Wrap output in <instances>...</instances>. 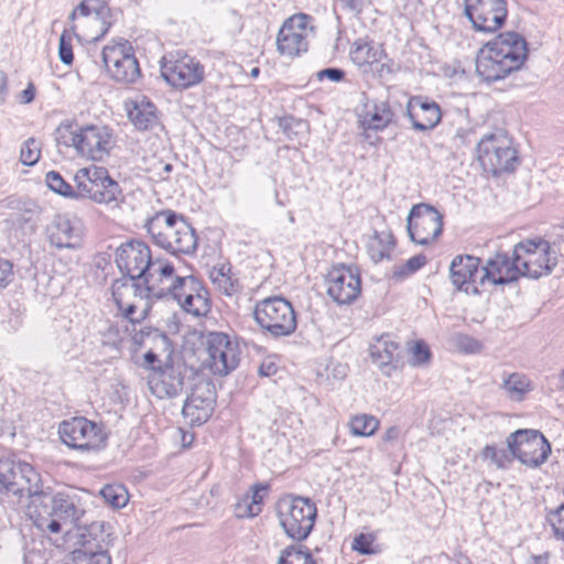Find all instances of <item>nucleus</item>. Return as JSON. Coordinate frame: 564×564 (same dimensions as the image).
<instances>
[{
    "label": "nucleus",
    "instance_id": "obj_12",
    "mask_svg": "<svg viewBox=\"0 0 564 564\" xmlns=\"http://www.w3.org/2000/svg\"><path fill=\"white\" fill-rule=\"evenodd\" d=\"M477 154L484 170L494 175L512 171L518 164L517 151L502 132L484 135L477 144Z\"/></svg>",
    "mask_w": 564,
    "mask_h": 564
},
{
    "label": "nucleus",
    "instance_id": "obj_54",
    "mask_svg": "<svg viewBox=\"0 0 564 564\" xmlns=\"http://www.w3.org/2000/svg\"><path fill=\"white\" fill-rule=\"evenodd\" d=\"M339 2L352 12H360L368 0H339Z\"/></svg>",
    "mask_w": 564,
    "mask_h": 564
},
{
    "label": "nucleus",
    "instance_id": "obj_56",
    "mask_svg": "<svg viewBox=\"0 0 564 564\" xmlns=\"http://www.w3.org/2000/svg\"><path fill=\"white\" fill-rule=\"evenodd\" d=\"M276 372L274 362H262L259 367V375L263 377H271Z\"/></svg>",
    "mask_w": 564,
    "mask_h": 564
},
{
    "label": "nucleus",
    "instance_id": "obj_16",
    "mask_svg": "<svg viewBox=\"0 0 564 564\" xmlns=\"http://www.w3.org/2000/svg\"><path fill=\"white\" fill-rule=\"evenodd\" d=\"M513 458L529 467H539L549 458L551 445L536 430H518L507 438Z\"/></svg>",
    "mask_w": 564,
    "mask_h": 564
},
{
    "label": "nucleus",
    "instance_id": "obj_35",
    "mask_svg": "<svg viewBox=\"0 0 564 564\" xmlns=\"http://www.w3.org/2000/svg\"><path fill=\"white\" fill-rule=\"evenodd\" d=\"M267 491V487L262 485H256L253 487L252 495H247L236 506V512L238 517H256L261 512L263 496Z\"/></svg>",
    "mask_w": 564,
    "mask_h": 564
},
{
    "label": "nucleus",
    "instance_id": "obj_20",
    "mask_svg": "<svg viewBox=\"0 0 564 564\" xmlns=\"http://www.w3.org/2000/svg\"><path fill=\"white\" fill-rule=\"evenodd\" d=\"M204 66L194 57L184 55L176 59H164L161 65L162 77L173 87L186 89L204 79Z\"/></svg>",
    "mask_w": 564,
    "mask_h": 564
},
{
    "label": "nucleus",
    "instance_id": "obj_48",
    "mask_svg": "<svg viewBox=\"0 0 564 564\" xmlns=\"http://www.w3.org/2000/svg\"><path fill=\"white\" fill-rule=\"evenodd\" d=\"M58 56L59 59L66 65H70L73 63L74 55L72 47V35L67 30H65L59 37Z\"/></svg>",
    "mask_w": 564,
    "mask_h": 564
},
{
    "label": "nucleus",
    "instance_id": "obj_4",
    "mask_svg": "<svg viewBox=\"0 0 564 564\" xmlns=\"http://www.w3.org/2000/svg\"><path fill=\"white\" fill-rule=\"evenodd\" d=\"M145 228L153 242L172 254H191L197 247L194 228L173 210L156 213L148 220Z\"/></svg>",
    "mask_w": 564,
    "mask_h": 564
},
{
    "label": "nucleus",
    "instance_id": "obj_39",
    "mask_svg": "<svg viewBox=\"0 0 564 564\" xmlns=\"http://www.w3.org/2000/svg\"><path fill=\"white\" fill-rule=\"evenodd\" d=\"M278 564H316L306 546L291 545L281 551Z\"/></svg>",
    "mask_w": 564,
    "mask_h": 564
},
{
    "label": "nucleus",
    "instance_id": "obj_24",
    "mask_svg": "<svg viewBox=\"0 0 564 564\" xmlns=\"http://www.w3.org/2000/svg\"><path fill=\"white\" fill-rule=\"evenodd\" d=\"M480 259L473 256H456L451 263L449 274L453 285L466 293H478L479 278L481 275Z\"/></svg>",
    "mask_w": 564,
    "mask_h": 564
},
{
    "label": "nucleus",
    "instance_id": "obj_7",
    "mask_svg": "<svg viewBox=\"0 0 564 564\" xmlns=\"http://www.w3.org/2000/svg\"><path fill=\"white\" fill-rule=\"evenodd\" d=\"M135 280L123 278L116 280L111 285L112 299L121 312L120 318L116 322V333L118 339L123 341L131 339L134 344H141L143 339V332L137 330V326L145 317V311L137 314V285Z\"/></svg>",
    "mask_w": 564,
    "mask_h": 564
},
{
    "label": "nucleus",
    "instance_id": "obj_47",
    "mask_svg": "<svg viewBox=\"0 0 564 564\" xmlns=\"http://www.w3.org/2000/svg\"><path fill=\"white\" fill-rule=\"evenodd\" d=\"M453 340L455 347L466 354H476L482 348L481 343L469 335L456 334Z\"/></svg>",
    "mask_w": 564,
    "mask_h": 564
},
{
    "label": "nucleus",
    "instance_id": "obj_52",
    "mask_svg": "<svg viewBox=\"0 0 564 564\" xmlns=\"http://www.w3.org/2000/svg\"><path fill=\"white\" fill-rule=\"evenodd\" d=\"M144 364L143 366L151 369L153 371L152 376H156L159 369H163L159 364L158 355L152 350H149L144 354Z\"/></svg>",
    "mask_w": 564,
    "mask_h": 564
},
{
    "label": "nucleus",
    "instance_id": "obj_18",
    "mask_svg": "<svg viewBox=\"0 0 564 564\" xmlns=\"http://www.w3.org/2000/svg\"><path fill=\"white\" fill-rule=\"evenodd\" d=\"M464 13L476 31L492 33L507 18L506 0H464Z\"/></svg>",
    "mask_w": 564,
    "mask_h": 564
},
{
    "label": "nucleus",
    "instance_id": "obj_6",
    "mask_svg": "<svg viewBox=\"0 0 564 564\" xmlns=\"http://www.w3.org/2000/svg\"><path fill=\"white\" fill-rule=\"evenodd\" d=\"M78 198H87L98 205L119 207L123 202L122 189L104 166L90 165L74 175Z\"/></svg>",
    "mask_w": 564,
    "mask_h": 564
},
{
    "label": "nucleus",
    "instance_id": "obj_29",
    "mask_svg": "<svg viewBox=\"0 0 564 564\" xmlns=\"http://www.w3.org/2000/svg\"><path fill=\"white\" fill-rule=\"evenodd\" d=\"M149 386L153 394L160 399L177 397L184 386V377L180 369L173 366H165L159 369L156 376H151Z\"/></svg>",
    "mask_w": 564,
    "mask_h": 564
},
{
    "label": "nucleus",
    "instance_id": "obj_42",
    "mask_svg": "<svg viewBox=\"0 0 564 564\" xmlns=\"http://www.w3.org/2000/svg\"><path fill=\"white\" fill-rule=\"evenodd\" d=\"M46 184L52 191L62 196L78 198L77 188L74 189L70 184L65 182L58 172L50 171L46 174Z\"/></svg>",
    "mask_w": 564,
    "mask_h": 564
},
{
    "label": "nucleus",
    "instance_id": "obj_63",
    "mask_svg": "<svg viewBox=\"0 0 564 564\" xmlns=\"http://www.w3.org/2000/svg\"><path fill=\"white\" fill-rule=\"evenodd\" d=\"M162 341L166 343V336H162Z\"/></svg>",
    "mask_w": 564,
    "mask_h": 564
},
{
    "label": "nucleus",
    "instance_id": "obj_50",
    "mask_svg": "<svg viewBox=\"0 0 564 564\" xmlns=\"http://www.w3.org/2000/svg\"><path fill=\"white\" fill-rule=\"evenodd\" d=\"M82 564H111V557L106 551H99L87 554Z\"/></svg>",
    "mask_w": 564,
    "mask_h": 564
},
{
    "label": "nucleus",
    "instance_id": "obj_44",
    "mask_svg": "<svg viewBox=\"0 0 564 564\" xmlns=\"http://www.w3.org/2000/svg\"><path fill=\"white\" fill-rule=\"evenodd\" d=\"M375 541L376 538L373 534L360 533L354 539L351 547L360 554H378L381 549L379 544L375 543Z\"/></svg>",
    "mask_w": 564,
    "mask_h": 564
},
{
    "label": "nucleus",
    "instance_id": "obj_49",
    "mask_svg": "<svg viewBox=\"0 0 564 564\" xmlns=\"http://www.w3.org/2000/svg\"><path fill=\"white\" fill-rule=\"evenodd\" d=\"M547 521L552 525L555 536L564 540V502L549 513Z\"/></svg>",
    "mask_w": 564,
    "mask_h": 564
},
{
    "label": "nucleus",
    "instance_id": "obj_11",
    "mask_svg": "<svg viewBox=\"0 0 564 564\" xmlns=\"http://www.w3.org/2000/svg\"><path fill=\"white\" fill-rule=\"evenodd\" d=\"M516 261L522 276L540 279L549 275L557 264V252L544 239H527L514 246Z\"/></svg>",
    "mask_w": 564,
    "mask_h": 564
},
{
    "label": "nucleus",
    "instance_id": "obj_32",
    "mask_svg": "<svg viewBox=\"0 0 564 564\" xmlns=\"http://www.w3.org/2000/svg\"><path fill=\"white\" fill-rule=\"evenodd\" d=\"M395 246V239L390 231H375L369 237L367 251L370 259L378 263L384 259H389L391 251Z\"/></svg>",
    "mask_w": 564,
    "mask_h": 564
},
{
    "label": "nucleus",
    "instance_id": "obj_13",
    "mask_svg": "<svg viewBox=\"0 0 564 564\" xmlns=\"http://www.w3.org/2000/svg\"><path fill=\"white\" fill-rule=\"evenodd\" d=\"M102 62L110 77L123 84H133L141 76L139 62L129 41H112L102 50Z\"/></svg>",
    "mask_w": 564,
    "mask_h": 564
},
{
    "label": "nucleus",
    "instance_id": "obj_34",
    "mask_svg": "<svg viewBox=\"0 0 564 564\" xmlns=\"http://www.w3.org/2000/svg\"><path fill=\"white\" fill-rule=\"evenodd\" d=\"M501 388L510 400L522 401L533 390V384L525 375L513 372L505 376Z\"/></svg>",
    "mask_w": 564,
    "mask_h": 564
},
{
    "label": "nucleus",
    "instance_id": "obj_62",
    "mask_svg": "<svg viewBox=\"0 0 564 564\" xmlns=\"http://www.w3.org/2000/svg\"><path fill=\"white\" fill-rule=\"evenodd\" d=\"M384 68H387V73H391V72H392V70H391V68H390L389 66H386V64H382V65H381V69H380V72H381V73H383Z\"/></svg>",
    "mask_w": 564,
    "mask_h": 564
},
{
    "label": "nucleus",
    "instance_id": "obj_40",
    "mask_svg": "<svg viewBox=\"0 0 564 564\" xmlns=\"http://www.w3.org/2000/svg\"><path fill=\"white\" fill-rule=\"evenodd\" d=\"M105 501L113 508H123L129 501V495L124 486L120 484L106 485L100 490Z\"/></svg>",
    "mask_w": 564,
    "mask_h": 564
},
{
    "label": "nucleus",
    "instance_id": "obj_10",
    "mask_svg": "<svg viewBox=\"0 0 564 564\" xmlns=\"http://www.w3.org/2000/svg\"><path fill=\"white\" fill-rule=\"evenodd\" d=\"M253 316L258 325L273 337L289 336L296 329L295 311L282 296H271L257 302Z\"/></svg>",
    "mask_w": 564,
    "mask_h": 564
},
{
    "label": "nucleus",
    "instance_id": "obj_2",
    "mask_svg": "<svg viewBox=\"0 0 564 564\" xmlns=\"http://www.w3.org/2000/svg\"><path fill=\"white\" fill-rule=\"evenodd\" d=\"M528 52V43L521 34L500 33L478 51L476 72L485 82L502 79L522 67Z\"/></svg>",
    "mask_w": 564,
    "mask_h": 564
},
{
    "label": "nucleus",
    "instance_id": "obj_55",
    "mask_svg": "<svg viewBox=\"0 0 564 564\" xmlns=\"http://www.w3.org/2000/svg\"><path fill=\"white\" fill-rule=\"evenodd\" d=\"M34 96H35V88H34L33 84L30 83L28 85V87L21 91L20 101L22 104H30L31 101H33Z\"/></svg>",
    "mask_w": 564,
    "mask_h": 564
},
{
    "label": "nucleus",
    "instance_id": "obj_3",
    "mask_svg": "<svg viewBox=\"0 0 564 564\" xmlns=\"http://www.w3.org/2000/svg\"><path fill=\"white\" fill-rule=\"evenodd\" d=\"M150 299L174 300L188 314L206 315L210 308L209 294L206 288L193 275L180 276L173 264L160 267L159 273H153Z\"/></svg>",
    "mask_w": 564,
    "mask_h": 564
},
{
    "label": "nucleus",
    "instance_id": "obj_21",
    "mask_svg": "<svg viewBox=\"0 0 564 564\" xmlns=\"http://www.w3.org/2000/svg\"><path fill=\"white\" fill-rule=\"evenodd\" d=\"M361 291L359 272L344 264L333 267L327 275V294L339 305L352 303Z\"/></svg>",
    "mask_w": 564,
    "mask_h": 564
},
{
    "label": "nucleus",
    "instance_id": "obj_36",
    "mask_svg": "<svg viewBox=\"0 0 564 564\" xmlns=\"http://www.w3.org/2000/svg\"><path fill=\"white\" fill-rule=\"evenodd\" d=\"M392 118L393 113L389 105L380 102L364 116L361 122L366 129L382 130L392 121Z\"/></svg>",
    "mask_w": 564,
    "mask_h": 564
},
{
    "label": "nucleus",
    "instance_id": "obj_60",
    "mask_svg": "<svg viewBox=\"0 0 564 564\" xmlns=\"http://www.w3.org/2000/svg\"><path fill=\"white\" fill-rule=\"evenodd\" d=\"M172 170H173V165H172V164H170V163L164 164V166H163V172H164L165 174H169ZM161 177H162V178H166V177H167V175H162V174H161Z\"/></svg>",
    "mask_w": 564,
    "mask_h": 564
},
{
    "label": "nucleus",
    "instance_id": "obj_28",
    "mask_svg": "<svg viewBox=\"0 0 564 564\" xmlns=\"http://www.w3.org/2000/svg\"><path fill=\"white\" fill-rule=\"evenodd\" d=\"M400 352V345L388 334L376 338L369 347L372 362L376 364L386 376H391V371L399 366Z\"/></svg>",
    "mask_w": 564,
    "mask_h": 564
},
{
    "label": "nucleus",
    "instance_id": "obj_22",
    "mask_svg": "<svg viewBox=\"0 0 564 564\" xmlns=\"http://www.w3.org/2000/svg\"><path fill=\"white\" fill-rule=\"evenodd\" d=\"M516 261V252L511 256L506 252H497L490 257L484 267H481V275L479 284L505 285L517 281L522 276L521 269Z\"/></svg>",
    "mask_w": 564,
    "mask_h": 564
},
{
    "label": "nucleus",
    "instance_id": "obj_1",
    "mask_svg": "<svg viewBox=\"0 0 564 564\" xmlns=\"http://www.w3.org/2000/svg\"><path fill=\"white\" fill-rule=\"evenodd\" d=\"M0 492L26 496V514L33 524L46 534H67L83 516L73 498L64 492L43 488L40 474L28 463H0Z\"/></svg>",
    "mask_w": 564,
    "mask_h": 564
},
{
    "label": "nucleus",
    "instance_id": "obj_15",
    "mask_svg": "<svg viewBox=\"0 0 564 564\" xmlns=\"http://www.w3.org/2000/svg\"><path fill=\"white\" fill-rule=\"evenodd\" d=\"M312 17L296 13L288 18L276 35V51L281 56L295 58L308 50V37L313 33Z\"/></svg>",
    "mask_w": 564,
    "mask_h": 564
},
{
    "label": "nucleus",
    "instance_id": "obj_53",
    "mask_svg": "<svg viewBox=\"0 0 564 564\" xmlns=\"http://www.w3.org/2000/svg\"><path fill=\"white\" fill-rule=\"evenodd\" d=\"M317 76L321 80L327 78L332 82H340L344 78L345 73L339 68H325L318 72Z\"/></svg>",
    "mask_w": 564,
    "mask_h": 564
},
{
    "label": "nucleus",
    "instance_id": "obj_46",
    "mask_svg": "<svg viewBox=\"0 0 564 564\" xmlns=\"http://www.w3.org/2000/svg\"><path fill=\"white\" fill-rule=\"evenodd\" d=\"M409 362L414 367L427 364L431 357L430 349L424 341H415L413 346L409 348Z\"/></svg>",
    "mask_w": 564,
    "mask_h": 564
},
{
    "label": "nucleus",
    "instance_id": "obj_14",
    "mask_svg": "<svg viewBox=\"0 0 564 564\" xmlns=\"http://www.w3.org/2000/svg\"><path fill=\"white\" fill-rule=\"evenodd\" d=\"M58 434L65 445L78 451H98L107 440L101 425L84 416L63 421Z\"/></svg>",
    "mask_w": 564,
    "mask_h": 564
},
{
    "label": "nucleus",
    "instance_id": "obj_27",
    "mask_svg": "<svg viewBox=\"0 0 564 564\" xmlns=\"http://www.w3.org/2000/svg\"><path fill=\"white\" fill-rule=\"evenodd\" d=\"M105 6L102 0H83L69 14V19L74 21L79 14L88 19V23L99 26V32L89 33L84 32L83 34H76V25L70 28V31L80 40L86 41H99L108 32L109 25L102 20Z\"/></svg>",
    "mask_w": 564,
    "mask_h": 564
},
{
    "label": "nucleus",
    "instance_id": "obj_30",
    "mask_svg": "<svg viewBox=\"0 0 564 564\" xmlns=\"http://www.w3.org/2000/svg\"><path fill=\"white\" fill-rule=\"evenodd\" d=\"M128 117L139 130H151L160 124V115L155 105L145 96H139L127 102Z\"/></svg>",
    "mask_w": 564,
    "mask_h": 564
},
{
    "label": "nucleus",
    "instance_id": "obj_19",
    "mask_svg": "<svg viewBox=\"0 0 564 564\" xmlns=\"http://www.w3.org/2000/svg\"><path fill=\"white\" fill-rule=\"evenodd\" d=\"M443 231V217L431 205L419 204L411 208L408 216V232L417 245L434 242Z\"/></svg>",
    "mask_w": 564,
    "mask_h": 564
},
{
    "label": "nucleus",
    "instance_id": "obj_26",
    "mask_svg": "<svg viewBox=\"0 0 564 564\" xmlns=\"http://www.w3.org/2000/svg\"><path fill=\"white\" fill-rule=\"evenodd\" d=\"M406 115L416 131H427L435 128L442 119L440 106L435 101L413 97L406 105Z\"/></svg>",
    "mask_w": 564,
    "mask_h": 564
},
{
    "label": "nucleus",
    "instance_id": "obj_59",
    "mask_svg": "<svg viewBox=\"0 0 564 564\" xmlns=\"http://www.w3.org/2000/svg\"><path fill=\"white\" fill-rule=\"evenodd\" d=\"M7 89H8V84H7V79L4 78L0 83V94L2 95L1 96V102L4 101V95L7 93Z\"/></svg>",
    "mask_w": 564,
    "mask_h": 564
},
{
    "label": "nucleus",
    "instance_id": "obj_57",
    "mask_svg": "<svg viewBox=\"0 0 564 564\" xmlns=\"http://www.w3.org/2000/svg\"><path fill=\"white\" fill-rule=\"evenodd\" d=\"M399 434H400V430L399 427L397 426H390L384 433H383V436H382V440L384 442H394L398 437H399Z\"/></svg>",
    "mask_w": 564,
    "mask_h": 564
},
{
    "label": "nucleus",
    "instance_id": "obj_25",
    "mask_svg": "<svg viewBox=\"0 0 564 564\" xmlns=\"http://www.w3.org/2000/svg\"><path fill=\"white\" fill-rule=\"evenodd\" d=\"M46 236L57 249H76L80 245L82 230L77 220L66 215H56L46 227Z\"/></svg>",
    "mask_w": 564,
    "mask_h": 564
},
{
    "label": "nucleus",
    "instance_id": "obj_33",
    "mask_svg": "<svg viewBox=\"0 0 564 564\" xmlns=\"http://www.w3.org/2000/svg\"><path fill=\"white\" fill-rule=\"evenodd\" d=\"M384 55L380 46H372L364 39L356 40L350 48V58L358 66L380 62Z\"/></svg>",
    "mask_w": 564,
    "mask_h": 564
},
{
    "label": "nucleus",
    "instance_id": "obj_23",
    "mask_svg": "<svg viewBox=\"0 0 564 564\" xmlns=\"http://www.w3.org/2000/svg\"><path fill=\"white\" fill-rule=\"evenodd\" d=\"M214 392L210 383L200 382L195 386L191 395L185 400L182 413L192 425H202L214 411Z\"/></svg>",
    "mask_w": 564,
    "mask_h": 564
},
{
    "label": "nucleus",
    "instance_id": "obj_43",
    "mask_svg": "<svg viewBox=\"0 0 564 564\" xmlns=\"http://www.w3.org/2000/svg\"><path fill=\"white\" fill-rule=\"evenodd\" d=\"M40 158V142L35 138H29L21 147L20 160L22 164L32 166L39 162Z\"/></svg>",
    "mask_w": 564,
    "mask_h": 564
},
{
    "label": "nucleus",
    "instance_id": "obj_38",
    "mask_svg": "<svg viewBox=\"0 0 564 564\" xmlns=\"http://www.w3.org/2000/svg\"><path fill=\"white\" fill-rule=\"evenodd\" d=\"M379 429V421L370 414H357L349 421V430L356 436H371Z\"/></svg>",
    "mask_w": 564,
    "mask_h": 564
},
{
    "label": "nucleus",
    "instance_id": "obj_31",
    "mask_svg": "<svg viewBox=\"0 0 564 564\" xmlns=\"http://www.w3.org/2000/svg\"><path fill=\"white\" fill-rule=\"evenodd\" d=\"M209 279L214 286L226 296L231 297L242 290V284L238 275L228 263L213 267L209 271Z\"/></svg>",
    "mask_w": 564,
    "mask_h": 564
},
{
    "label": "nucleus",
    "instance_id": "obj_8",
    "mask_svg": "<svg viewBox=\"0 0 564 564\" xmlns=\"http://www.w3.org/2000/svg\"><path fill=\"white\" fill-rule=\"evenodd\" d=\"M278 517L286 535L296 541L305 540L312 532L317 508L308 498L285 496L278 501Z\"/></svg>",
    "mask_w": 564,
    "mask_h": 564
},
{
    "label": "nucleus",
    "instance_id": "obj_45",
    "mask_svg": "<svg viewBox=\"0 0 564 564\" xmlns=\"http://www.w3.org/2000/svg\"><path fill=\"white\" fill-rule=\"evenodd\" d=\"M426 263V257L423 254H417L410 258L403 265H400L394 269L393 276L395 279H404L417 270H420Z\"/></svg>",
    "mask_w": 564,
    "mask_h": 564
},
{
    "label": "nucleus",
    "instance_id": "obj_9",
    "mask_svg": "<svg viewBox=\"0 0 564 564\" xmlns=\"http://www.w3.org/2000/svg\"><path fill=\"white\" fill-rule=\"evenodd\" d=\"M116 263L121 273L131 280L143 279L149 293L153 273H159L160 267L166 262L153 261L148 245L132 240L121 243L116 250Z\"/></svg>",
    "mask_w": 564,
    "mask_h": 564
},
{
    "label": "nucleus",
    "instance_id": "obj_5",
    "mask_svg": "<svg viewBox=\"0 0 564 564\" xmlns=\"http://www.w3.org/2000/svg\"><path fill=\"white\" fill-rule=\"evenodd\" d=\"M58 145L73 147L77 154L93 161L104 160L113 147L112 130L107 126L88 124L74 128L70 124L56 129Z\"/></svg>",
    "mask_w": 564,
    "mask_h": 564
},
{
    "label": "nucleus",
    "instance_id": "obj_58",
    "mask_svg": "<svg viewBox=\"0 0 564 564\" xmlns=\"http://www.w3.org/2000/svg\"><path fill=\"white\" fill-rule=\"evenodd\" d=\"M528 564H549V555L543 554V555L532 556Z\"/></svg>",
    "mask_w": 564,
    "mask_h": 564
},
{
    "label": "nucleus",
    "instance_id": "obj_41",
    "mask_svg": "<svg viewBox=\"0 0 564 564\" xmlns=\"http://www.w3.org/2000/svg\"><path fill=\"white\" fill-rule=\"evenodd\" d=\"M484 460H489L496 468L505 469L511 463L512 458L505 448H498L494 445H486L480 453Z\"/></svg>",
    "mask_w": 564,
    "mask_h": 564
},
{
    "label": "nucleus",
    "instance_id": "obj_51",
    "mask_svg": "<svg viewBox=\"0 0 564 564\" xmlns=\"http://www.w3.org/2000/svg\"><path fill=\"white\" fill-rule=\"evenodd\" d=\"M13 275L12 264L8 260L0 259V290L4 289Z\"/></svg>",
    "mask_w": 564,
    "mask_h": 564
},
{
    "label": "nucleus",
    "instance_id": "obj_17",
    "mask_svg": "<svg viewBox=\"0 0 564 564\" xmlns=\"http://www.w3.org/2000/svg\"><path fill=\"white\" fill-rule=\"evenodd\" d=\"M207 366L214 375L227 376L240 362V347L236 339L225 333H210L206 338Z\"/></svg>",
    "mask_w": 564,
    "mask_h": 564
},
{
    "label": "nucleus",
    "instance_id": "obj_37",
    "mask_svg": "<svg viewBox=\"0 0 564 564\" xmlns=\"http://www.w3.org/2000/svg\"><path fill=\"white\" fill-rule=\"evenodd\" d=\"M40 215V207L32 200L23 203L20 213L12 216V223L24 231H34Z\"/></svg>",
    "mask_w": 564,
    "mask_h": 564
},
{
    "label": "nucleus",
    "instance_id": "obj_61",
    "mask_svg": "<svg viewBox=\"0 0 564 564\" xmlns=\"http://www.w3.org/2000/svg\"><path fill=\"white\" fill-rule=\"evenodd\" d=\"M259 74H260V69L258 67L252 68L250 72V76L252 78H257L259 76Z\"/></svg>",
    "mask_w": 564,
    "mask_h": 564
}]
</instances>
